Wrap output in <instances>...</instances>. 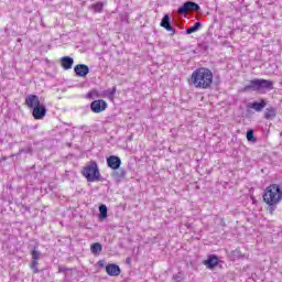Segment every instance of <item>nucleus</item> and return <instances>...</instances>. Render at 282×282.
Here are the masks:
<instances>
[{"label": "nucleus", "mask_w": 282, "mask_h": 282, "mask_svg": "<svg viewBox=\"0 0 282 282\" xmlns=\"http://www.w3.org/2000/svg\"><path fill=\"white\" fill-rule=\"evenodd\" d=\"M213 70L206 67L195 69L189 78V85L195 89H210L213 87Z\"/></svg>", "instance_id": "nucleus-1"}, {"label": "nucleus", "mask_w": 282, "mask_h": 282, "mask_svg": "<svg viewBox=\"0 0 282 282\" xmlns=\"http://www.w3.org/2000/svg\"><path fill=\"white\" fill-rule=\"evenodd\" d=\"M263 202L268 206H276L282 199V191L279 184H271L264 189Z\"/></svg>", "instance_id": "nucleus-2"}, {"label": "nucleus", "mask_w": 282, "mask_h": 282, "mask_svg": "<svg viewBox=\"0 0 282 282\" xmlns=\"http://www.w3.org/2000/svg\"><path fill=\"white\" fill-rule=\"evenodd\" d=\"M274 89V83L268 79H253L247 84L242 91H257L258 94H265V90Z\"/></svg>", "instance_id": "nucleus-3"}, {"label": "nucleus", "mask_w": 282, "mask_h": 282, "mask_svg": "<svg viewBox=\"0 0 282 282\" xmlns=\"http://www.w3.org/2000/svg\"><path fill=\"white\" fill-rule=\"evenodd\" d=\"M82 175L87 180V182H100V180H102L96 161H90L86 166H84Z\"/></svg>", "instance_id": "nucleus-4"}, {"label": "nucleus", "mask_w": 282, "mask_h": 282, "mask_svg": "<svg viewBox=\"0 0 282 282\" xmlns=\"http://www.w3.org/2000/svg\"><path fill=\"white\" fill-rule=\"evenodd\" d=\"M199 4L193 1H186L182 7L178 8V14H186L187 12H199Z\"/></svg>", "instance_id": "nucleus-5"}, {"label": "nucleus", "mask_w": 282, "mask_h": 282, "mask_svg": "<svg viewBox=\"0 0 282 282\" xmlns=\"http://www.w3.org/2000/svg\"><path fill=\"white\" fill-rule=\"evenodd\" d=\"M107 107H108L107 101H105L102 99L94 100L90 104V109L94 113H102V111H105V109H107Z\"/></svg>", "instance_id": "nucleus-6"}, {"label": "nucleus", "mask_w": 282, "mask_h": 282, "mask_svg": "<svg viewBox=\"0 0 282 282\" xmlns=\"http://www.w3.org/2000/svg\"><path fill=\"white\" fill-rule=\"evenodd\" d=\"M46 113H47V108H45V105L40 104V106L33 108L32 116L34 120H43Z\"/></svg>", "instance_id": "nucleus-7"}, {"label": "nucleus", "mask_w": 282, "mask_h": 282, "mask_svg": "<svg viewBox=\"0 0 282 282\" xmlns=\"http://www.w3.org/2000/svg\"><path fill=\"white\" fill-rule=\"evenodd\" d=\"M107 164L109 169H112V171H118V169H120V165L122 164V160H120V156L110 155L107 159Z\"/></svg>", "instance_id": "nucleus-8"}, {"label": "nucleus", "mask_w": 282, "mask_h": 282, "mask_svg": "<svg viewBox=\"0 0 282 282\" xmlns=\"http://www.w3.org/2000/svg\"><path fill=\"white\" fill-rule=\"evenodd\" d=\"M25 105L29 109H35V107L41 106V99H39V96L36 95H29L25 98Z\"/></svg>", "instance_id": "nucleus-9"}, {"label": "nucleus", "mask_w": 282, "mask_h": 282, "mask_svg": "<svg viewBox=\"0 0 282 282\" xmlns=\"http://www.w3.org/2000/svg\"><path fill=\"white\" fill-rule=\"evenodd\" d=\"M204 265H206L208 270H214V268L219 265V258L215 254H210L207 260L204 261Z\"/></svg>", "instance_id": "nucleus-10"}, {"label": "nucleus", "mask_w": 282, "mask_h": 282, "mask_svg": "<svg viewBox=\"0 0 282 282\" xmlns=\"http://www.w3.org/2000/svg\"><path fill=\"white\" fill-rule=\"evenodd\" d=\"M76 76H79L80 78H85L87 74H89V66L85 64H78L74 68Z\"/></svg>", "instance_id": "nucleus-11"}, {"label": "nucleus", "mask_w": 282, "mask_h": 282, "mask_svg": "<svg viewBox=\"0 0 282 282\" xmlns=\"http://www.w3.org/2000/svg\"><path fill=\"white\" fill-rule=\"evenodd\" d=\"M161 28H164L167 32H172V35L175 34V28L171 25V17L165 14L161 20Z\"/></svg>", "instance_id": "nucleus-12"}, {"label": "nucleus", "mask_w": 282, "mask_h": 282, "mask_svg": "<svg viewBox=\"0 0 282 282\" xmlns=\"http://www.w3.org/2000/svg\"><path fill=\"white\" fill-rule=\"evenodd\" d=\"M106 272L109 276H120V267L118 264H108L106 267Z\"/></svg>", "instance_id": "nucleus-13"}, {"label": "nucleus", "mask_w": 282, "mask_h": 282, "mask_svg": "<svg viewBox=\"0 0 282 282\" xmlns=\"http://www.w3.org/2000/svg\"><path fill=\"white\" fill-rule=\"evenodd\" d=\"M265 105H268L265 102V100H261V102L259 101H253L252 104H248V108L249 109H253L254 111H263V109H265Z\"/></svg>", "instance_id": "nucleus-14"}, {"label": "nucleus", "mask_w": 282, "mask_h": 282, "mask_svg": "<svg viewBox=\"0 0 282 282\" xmlns=\"http://www.w3.org/2000/svg\"><path fill=\"white\" fill-rule=\"evenodd\" d=\"M61 65H62L63 69H72V67L74 65V58H72L69 56H64L61 58Z\"/></svg>", "instance_id": "nucleus-15"}, {"label": "nucleus", "mask_w": 282, "mask_h": 282, "mask_svg": "<svg viewBox=\"0 0 282 282\" xmlns=\"http://www.w3.org/2000/svg\"><path fill=\"white\" fill-rule=\"evenodd\" d=\"M112 177L113 180L120 182V180H124V177H127V171H124L123 169L115 170L112 172Z\"/></svg>", "instance_id": "nucleus-16"}, {"label": "nucleus", "mask_w": 282, "mask_h": 282, "mask_svg": "<svg viewBox=\"0 0 282 282\" xmlns=\"http://www.w3.org/2000/svg\"><path fill=\"white\" fill-rule=\"evenodd\" d=\"M265 120H274L276 118V108L270 107L264 111Z\"/></svg>", "instance_id": "nucleus-17"}, {"label": "nucleus", "mask_w": 282, "mask_h": 282, "mask_svg": "<svg viewBox=\"0 0 282 282\" xmlns=\"http://www.w3.org/2000/svg\"><path fill=\"white\" fill-rule=\"evenodd\" d=\"M90 251L93 254H100L102 252V245L100 242H95L90 246Z\"/></svg>", "instance_id": "nucleus-18"}, {"label": "nucleus", "mask_w": 282, "mask_h": 282, "mask_svg": "<svg viewBox=\"0 0 282 282\" xmlns=\"http://www.w3.org/2000/svg\"><path fill=\"white\" fill-rule=\"evenodd\" d=\"M199 28H202V22H196L193 26L186 30V34H194V32H197Z\"/></svg>", "instance_id": "nucleus-19"}, {"label": "nucleus", "mask_w": 282, "mask_h": 282, "mask_svg": "<svg viewBox=\"0 0 282 282\" xmlns=\"http://www.w3.org/2000/svg\"><path fill=\"white\" fill-rule=\"evenodd\" d=\"M99 219H107V205L99 206Z\"/></svg>", "instance_id": "nucleus-20"}, {"label": "nucleus", "mask_w": 282, "mask_h": 282, "mask_svg": "<svg viewBox=\"0 0 282 282\" xmlns=\"http://www.w3.org/2000/svg\"><path fill=\"white\" fill-rule=\"evenodd\" d=\"M91 10H94V12H98V13H100V12H102V8H105V3H102V2H97V3H95V4H91Z\"/></svg>", "instance_id": "nucleus-21"}, {"label": "nucleus", "mask_w": 282, "mask_h": 282, "mask_svg": "<svg viewBox=\"0 0 282 282\" xmlns=\"http://www.w3.org/2000/svg\"><path fill=\"white\" fill-rule=\"evenodd\" d=\"M247 140L248 142H257V138H254V130L249 129L247 131Z\"/></svg>", "instance_id": "nucleus-22"}, {"label": "nucleus", "mask_w": 282, "mask_h": 282, "mask_svg": "<svg viewBox=\"0 0 282 282\" xmlns=\"http://www.w3.org/2000/svg\"><path fill=\"white\" fill-rule=\"evenodd\" d=\"M36 265H39V260H32L30 268L33 271V274H39V268Z\"/></svg>", "instance_id": "nucleus-23"}, {"label": "nucleus", "mask_w": 282, "mask_h": 282, "mask_svg": "<svg viewBox=\"0 0 282 282\" xmlns=\"http://www.w3.org/2000/svg\"><path fill=\"white\" fill-rule=\"evenodd\" d=\"M32 261H39L41 259V251L34 249L31 252Z\"/></svg>", "instance_id": "nucleus-24"}, {"label": "nucleus", "mask_w": 282, "mask_h": 282, "mask_svg": "<svg viewBox=\"0 0 282 282\" xmlns=\"http://www.w3.org/2000/svg\"><path fill=\"white\" fill-rule=\"evenodd\" d=\"M115 96H116V86H113L111 89L108 90V98H110V100H113Z\"/></svg>", "instance_id": "nucleus-25"}, {"label": "nucleus", "mask_w": 282, "mask_h": 282, "mask_svg": "<svg viewBox=\"0 0 282 282\" xmlns=\"http://www.w3.org/2000/svg\"><path fill=\"white\" fill-rule=\"evenodd\" d=\"M269 213L272 215L274 213V206H270Z\"/></svg>", "instance_id": "nucleus-26"}, {"label": "nucleus", "mask_w": 282, "mask_h": 282, "mask_svg": "<svg viewBox=\"0 0 282 282\" xmlns=\"http://www.w3.org/2000/svg\"><path fill=\"white\" fill-rule=\"evenodd\" d=\"M126 263H131V258H127Z\"/></svg>", "instance_id": "nucleus-27"}, {"label": "nucleus", "mask_w": 282, "mask_h": 282, "mask_svg": "<svg viewBox=\"0 0 282 282\" xmlns=\"http://www.w3.org/2000/svg\"><path fill=\"white\" fill-rule=\"evenodd\" d=\"M59 272H65V269H63V268H59Z\"/></svg>", "instance_id": "nucleus-28"}, {"label": "nucleus", "mask_w": 282, "mask_h": 282, "mask_svg": "<svg viewBox=\"0 0 282 282\" xmlns=\"http://www.w3.org/2000/svg\"><path fill=\"white\" fill-rule=\"evenodd\" d=\"M88 98H91V93H88Z\"/></svg>", "instance_id": "nucleus-29"}]
</instances>
